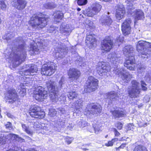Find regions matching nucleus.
<instances>
[{"mask_svg": "<svg viewBox=\"0 0 151 151\" xmlns=\"http://www.w3.org/2000/svg\"><path fill=\"white\" fill-rule=\"evenodd\" d=\"M149 47L151 48V43L144 41H139L137 44V50L138 52L142 55L145 56H142L144 58H148L150 54L151 53V50L146 48V47Z\"/></svg>", "mask_w": 151, "mask_h": 151, "instance_id": "20e7f679", "label": "nucleus"}, {"mask_svg": "<svg viewBox=\"0 0 151 151\" xmlns=\"http://www.w3.org/2000/svg\"><path fill=\"white\" fill-rule=\"evenodd\" d=\"M78 95V94L77 92L75 91H71L68 93L67 96L70 100H73L74 99L76 98Z\"/></svg>", "mask_w": 151, "mask_h": 151, "instance_id": "4c0bfd02", "label": "nucleus"}, {"mask_svg": "<svg viewBox=\"0 0 151 151\" xmlns=\"http://www.w3.org/2000/svg\"><path fill=\"white\" fill-rule=\"evenodd\" d=\"M83 100L81 99H79L76 101L74 103H71L70 104L72 105V107L76 108V109H79V110L82 111L81 107L83 104Z\"/></svg>", "mask_w": 151, "mask_h": 151, "instance_id": "c756f323", "label": "nucleus"}, {"mask_svg": "<svg viewBox=\"0 0 151 151\" xmlns=\"http://www.w3.org/2000/svg\"><path fill=\"white\" fill-rule=\"evenodd\" d=\"M107 14V15L104 14L102 15L99 21L103 26H109L113 22V20L108 15V13Z\"/></svg>", "mask_w": 151, "mask_h": 151, "instance_id": "393cba45", "label": "nucleus"}, {"mask_svg": "<svg viewBox=\"0 0 151 151\" xmlns=\"http://www.w3.org/2000/svg\"><path fill=\"white\" fill-rule=\"evenodd\" d=\"M126 145V144H122L118 148V149H119L120 148H123Z\"/></svg>", "mask_w": 151, "mask_h": 151, "instance_id": "774afa93", "label": "nucleus"}, {"mask_svg": "<svg viewBox=\"0 0 151 151\" xmlns=\"http://www.w3.org/2000/svg\"><path fill=\"white\" fill-rule=\"evenodd\" d=\"M66 95L63 94L59 98V100L61 103L65 104L66 102Z\"/></svg>", "mask_w": 151, "mask_h": 151, "instance_id": "de8ad7c7", "label": "nucleus"}, {"mask_svg": "<svg viewBox=\"0 0 151 151\" xmlns=\"http://www.w3.org/2000/svg\"><path fill=\"white\" fill-rule=\"evenodd\" d=\"M109 60L112 63L114 64L117 67V65L120 62V58L119 55L116 54L115 52H112L109 54L108 56Z\"/></svg>", "mask_w": 151, "mask_h": 151, "instance_id": "b1692460", "label": "nucleus"}, {"mask_svg": "<svg viewBox=\"0 0 151 151\" xmlns=\"http://www.w3.org/2000/svg\"><path fill=\"white\" fill-rule=\"evenodd\" d=\"M55 30V28L52 26H51L50 28L47 29V31L50 33H52L54 32Z\"/></svg>", "mask_w": 151, "mask_h": 151, "instance_id": "bf43d9fd", "label": "nucleus"}, {"mask_svg": "<svg viewBox=\"0 0 151 151\" xmlns=\"http://www.w3.org/2000/svg\"><path fill=\"white\" fill-rule=\"evenodd\" d=\"M65 83V77L63 76L59 81L58 88H60Z\"/></svg>", "mask_w": 151, "mask_h": 151, "instance_id": "49530a36", "label": "nucleus"}, {"mask_svg": "<svg viewBox=\"0 0 151 151\" xmlns=\"http://www.w3.org/2000/svg\"><path fill=\"white\" fill-rule=\"evenodd\" d=\"M16 43L18 44L22 43L23 42V40L21 37H19L16 40Z\"/></svg>", "mask_w": 151, "mask_h": 151, "instance_id": "e2e57ef3", "label": "nucleus"}, {"mask_svg": "<svg viewBox=\"0 0 151 151\" xmlns=\"http://www.w3.org/2000/svg\"><path fill=\"white\" fill-rule=\"evenodd\" d=\"M116 9V16L117 19L120 20L122 19L125 13L124 8L123 5H119Z\"/></svg>", "mask_w": 151, "mask_h": 151, "instance_id": "cd10ccee", "label": "nucleus"}, {"mask_svg": "<svg viewBox=\"0 0 151 151\" xmlns=\"http://www.w3.org/2000/svg\"><path fill=\"white\" fill-rule=\"evenodd\" d=\"M112 115L115 118L124 117L125 115V113L124 111L116 110L112 111Z\"/></svg>", "mask_w": 151, "mask_h": 151, "instance_id": "473e14b6", "label": "nucleus"}, {"mask_svg": "<svg viewBox=\"0 0 151 151\" xmlns=\"http://www.w3.org/2000/svg\"><path fill=\"white\" fill-rule=\"evenodd\" d=\"M129 9L128 13L131 16L135 17V21L142 19L144 18L143 12L141 10L137 9L134 11L132 8H128Z\"/></svg>", "mask_w": 151, "mask_h": 151, "instance_id": "6ab92c4d", "label": "nucleus"}, {"mask_svg": "<svg viewBox=\"0 0 151 151\" xmlns=\"http://www.w3.org/2000/svg\"><path fill=\"white\" fill-rule=\"evenodd\" d=\"M54 126L57 128H61L65 124L64 120L61 119H58L57 120H56L54 122Z\"/></svg>", "mask_w": 151, "mask_h": 151, "instance_id": "f704fd0d", "label": "nucleus"}, {"mask_svg": "<svg viewBox=\"0 0 151 151\" xmlns=\"http://www.w3.org/2000/svg\"><path fill=\"white\" fill-rule=\"evenodd\" d=\"M55 21L57 22H60L63 17V14L60 11H57L54 14Z\"/></svg>", "mask_w": 151, "mask_h": 151, "instance_id": "72a5a7b5", "label": "nucleus"}, {"mask_svg": "<svg viewBox=\"0 0 151 151\" xmlns=\"http://www.w3.org/2000/svg\"><path fill=\"white\" fill-rule=\"evenodd\" d=\"M13 3L14 7L19 10H22L24 9L27 4L25 0H17Z\"/></svg>", "mask_w": 151, "mask_h": 151, "instance_id": "bb28decb", "label": "nucleus"}, {"mask_svg": "<svg viewBox=\"0 0 151 151\" xmlns=\"http://www.w3.org/2000/svg\"><path fill=\"white\" fill-rule=\"evenodd\" d=\"M87 2V0H78L77 3L79 5H85Z\"/></svg>", "mask_w": 151, "mask_h": 151, "instance_id": "6e6d98bb", "label": "nucleus"}, {"mask_svg": "<svg viewBox=\"0 0 151 151\" xmlns=\"http://www.w3.org/2000/svg\"><path fill=\"white\" fill-rule=\"evenodd\" d=\"M58 112L62 114H65L66 111L65 109L62 108H59L58 109Z\"/></svg>", "mask_w": 151, "mask_h": 151, "instance_id": "680f3d73", "label": "nucleus"}, {"mask_svg": "<svg viewBox=\"0 0 151 151\" xmlns=\"http://www.w3.org/2000/svg\"><path fill=\"white\" fill-rule=\"evenodd\" d=\"M131 88H128V92L129 97L131 98H137L139 97L141 91L139 83L136 80L131 82Z\"/></svg>", "mask_w": 151, "mask_h": 151, "instance_id": "39448f33", "label": "nucleus"}, {"mask_svg": "<svg viewBox=\"0 0 151 151\" xmlns=\"http://www.w3.org/2000/svg\"><path fill=\"white\" fill-rule=\"evenodd\" d=\"M59 95L58 92L55 90V91L50 93V96L51 100L52 102H57L58 101Z\"/></svg>", "mask_w": 151, "mask_h": 151, "instance_id": "2f4dec72", "label": "nucleus"}, {"mask_svg": "<svg viewBox=\"0 0 151 151\" xmlns=\"http://www.w3.org/2000/svg\"><path fill=\"white\" fill-rule=\"evenodd\" d=\"M133 151H147V150L145 147L138 145L135 147Z\"/></svg>", "mask_w": 151, "mask_h": 151, "instance_id": "79ce46f5", "label": "nucleus"}, {"mask_svg": "<svg viewBox=\"0 0 151 151\" xmlns=\"http://www.w3.org/2000/svg\"><path fill=\"white\" fill-rule=\"evenodd\" d=\"M96 70L98 74L101 76L103 73L110 70L111 67L104 62H99L96 67Z\"/></svg>", "mask_w": 151, "mask_h": 151, "instance_id": "a211bd4d", "label": "nucleus"}, {"mask_svg": "<svg viewBox=\"0 0 151 151\" xmlns=\"http://www.w3.org/2000/svg\"><path fill=\"white\" fill-rule=\"evenodd\" d=\"M29 114L32 117L36 118H42L45 115V112L41 111L40 108L36 105L31 106Z\"/></svg>", "mask_w": 151, "mask_h": 151, "instance_id": "2eb2a0df", "label": "nucleus"}, {"mask_svg": "<svg viewBox=\"0 0 151 151\" xmlns=\"http://www.w3.org/2000/svg\"><path fill=\"white\" fill-rule=\"evenodd\" d=\"M28 126L24 124H22V127L23 130L29 135H32L34 132L35 129L38 130L39 125H38V122H35L34 121L32 120L28 121Z\"/></svg>", "mask_w": 151, "mask_h": 151, "instance_id": "6e6552de", "label": "nucleus"}, {"mask_svg": "<svg viewBox=\"0 0 151 151\" xmlns=\"http://www.w3.org/2000/svg\"><path fill=\"white\" fill-rule=\"evenodd\" d=\"M16 137V134H8L6 136V138L8 139H14V137Z\"/></svg>", "mask_w": 151, "mask_h": 151, "instance_id": "603ef678", "label": "nucleus"}, {"mask_svg": "<svg viewBox=\"0 0 151 151\" xmlns=\"http://www.w3.org/2000/svg\"><path fill=\"white\" fill-rule=\"evenodd\" d=\"M16 137H14V139H16L17 141L21 142H23L24 141V139L20 137L18 135L16 134Z\"/></svg>", "mask_w": 151, "mask_h": 151, "instance_id": "052dcab7", "label": "nucleus"}, {"mask_svg": "<svg viewBox=\"0 0 151 151\" xmlns=\"http://www.w3.org/2000/svg\"><path fill=\"white\" fill-rule=\"evenodd\" d=\"M131 20L130 18H128L123 22L122 25V31L124 35H127L130 33L131 28L130 24Z\"/></svg>", "mask_w": 151, "mask_h": 151, "instance_id": "aec40b11", "label": "nucleus"}, {"mask_svg": "<svg viewBox=\"0 0 151 151\" xmlns=\"http://www.w3.org/2000/svg\"><path fill=\"white\" fill-rule=\"evenodd\" d=\"M79 60L77 61V63L78 64V65L81 67L84 66L86 64L83 62V59L82 58H80L79 56Z\"/></svg>", "mask_w": 151, "mask_h": 151, "instance_id": "8fccbe9b", "label": "nucleus"}, {"mask_svg": "<svg viewBox=\"0 0 151 151\" xmlns=\"http://www.w3.org/2000/svg\"><path fill=\"white\" fill-rule=\"evenodd\" d=\"M86 43L87 44H90L89 46L91 48H95L96 45L95 35L92 33L87 34L86 37Z\"/></svg>", "mask_w": 151, "mask_h": 151, "instance_id": "4be33fe9", "label": "nucleus"}, {"mask_svg": "<svg viewBox=\"0 0 151 151\" xmlns=\"http://www.w3.org/2000/svg\"><path fill=\"white\" fill-rule=\"evenodd\" d=\"M55 50V57L59 59L63 58L68 52L67 47L64 44L61 42L58 44Z\"/></svg>", "mask_w": 151, "mask_h": 151, "instance_id": "ddd939ff", "label": "nucleus"}, {"mask_svg": "<svg viewBox=\"0 0 151 151\" xmlns=\"http://www.w3.org/2000/svg\"><path fill=\"white\" fill-rule=\"evenodd\" d=\"M7 7V3L6 0H0V9L2 10L5 11Z\"/></svg>", "mask_w": 151, "mask_h": 151, "instance_id": "a19ab883", "label": "nucleus"}, {"mask_svg": "<svg viewBox=\"0 0 151 151\" xmlns=\"http://www.w3.org/2000/svg\"><path fill=\"white\" fill-rule=\"evenodd\" d=\"M78 124L80 127L83 128L87 125L88 124L86 121L81 119L78 122Z\"/></svg>", "mask_w": 151, "mask_h": 151, "instance_id": "37998d69", "label": "nucleus"}, {"mask_svg": "<svg viewBox=\"0 0 151 151\" xmlns=\"http://www.w3.org/2000/svg\"><path fill=\"white\" fill-rule=\"evenodd\" d=\"M101 8V6L99 4L96 3L93 5L92 9L96 14L99 12Z\"/></svg>", "mask_w": 151, "mask_h": 151, "instance_id": "58836bf2", "label": "nucleus"}, {"mask_svg": "<svg viewBox=\"0 0 151 151\" xmlns=\"http://www.w3.org/2000/svg\"><path fill=\"white\" fill-rule=\"evenodd\" d=\"M6 142L5 138L3 135L0 134V145L5 144Z\"/></svg>", "mask_w": 151, "mask_h": 151, "instance_id": "5fc2aeb1", "label": "nucleus"}, {"mask_svg": "<svg viewBox=\"0 0 151 151\" xmlns=\"http://www.w3.org/2000/svg\"><path fill=\"white\" fill-rule=\"evenodd\" d=\"M80 72L78 69L74 68H70L68 72L69 78H72L73 80H76L80 77Z\"/></svg>", "mask_w": 151, "mask_h": 151, "instance_id": "5701e85b", "label": "nucleus"}, {"mask_svg": "<svg viewBox=\"0 0 151 151\" xmlns=\"http://www.w3.org/2000/svg\"><path fill=\"white\" fill-rule=\"evenodd\" d=\"M113 42L110 38L108 37L104 39L101 42V49L102 52H109L112 48Z\"/></svg>", "mask_w": 151, "mask_h": 151, "instance_id": "f3484780", "label": "nucleus"}, {"mask_svg": "<svg viewBox=\"0 0 151 151\" xmlns=\"http://www.w3.org/2000/svg\"><path fill=\"white\" fill-rule=\"evenodd\" d=\"M57 114V111L54 109H51L49 110V114L51 117L55 116Z\"/></svg>", "mask_w": 151, "mask_h": 151, "instance_id": "3c124183", "label": "nucleus"}, {"mask_svg": "<svg viewBox=\"0 0 151 151\" xmlns=\"http://www.w3.org/2000/svg\"><path fill=\"white\" fill-rule=\"evenodd\" d=\"M37 70L36 65L33 64L25 65L22 67L21 70L18 72V73L22 76H33L35 75Z\"/></svg>", "mask_w": 151, "mask_h": 151, "instance_id": "423d86ee", "label": "nucleus"}, {"mask_svg": "<svg viewBox=\"0 0 151 151\" xmlns=\"http://www.w3.org/2000/svg\"><path fill=\"white\" fill-rule=\"evenodd\" d=\"M48 20L49 18L46 16L40 17L34 15L31 17L29 24L33 28L39 29L45 27Z\"/></svg>", "mask_w": 151, "mask_h": 151, "instance_id": "7ed1b4c3", "label": "nucleus"}, {"mask_svg": "<svg viewBox=\"0 0 151 151\" xmlns=\"http://www.w3.org/2000/svg\"><path fill=\"white\" fill-rule=\"evenodd\" d=\"M133 48L131 45L126 46L123 50V53L126 57V60L124 63V66L130 70L135 69V66L133 65L135 62Z\"/></svg>", "mask_w": 151, "mask_h": 151, "instance_id": "f03ea898", "label": "nucleus"}, {"mask_svg": "<svg viewBox=\"0 0 151 151\" xmlns=\"http://www.w3.org/2000/svg\"><path fill=\"white\" fill-rule=\"evenodd\" d=\"M114 71L115 74L125 82L129 81L132 77V75L123 68H117Z\"/></svg>", "mask_w": 151, "mask_h": 151, "instance_id": "9b49d317", "label": "nucleus"}, {"mask_svg": "<svg viewBox=\"0 0 151 151\" xmlns=\"http://www.w3.org/2000/svg\"><path fill=\"white\" fill-rule=\"evenodd\" d=\"M116 126L118 129H121L122 128L123 125L121 123L118 122L116 124Z\"/></svg>", "mask_w": 151, "mask_h": 151, "instance_id": "338daca9", "label": "nucleus"}, {"mask_svg": "<svg viewBox=\"0 0 151 151\" xmlns=\"http://www.w3.org/2000/svg\"><path fill=\"white\" fill-rule=\"evenodd\" d=\"M26 53L25 47L21 44L18 48H13L10 55H6L5 57L10 59L11 63L17 66L24 61L26 57Z\"/></svg>", "mask_w": 151, "mask_h": 151, "instance_id": "f257e3e1", "label": "nucleus"}, {"mask_svg": "<svg viewBox=\"0 0 151 151\" xmlns=\"http://www.w3.org/2000/svg\"><path fill=\"white\" fill-rule=\"evenodd\" d=\"M5 99L7 101L12 103L17 99V95L15 90L12 89L9 90L6 94Z\"/></svg>", "mask_w": 151, "mask_h": 151, "instance_id": "412c9836", "label": "nucleus"}, {"mask_svg": "<svg viewBox=\"0 0 151 151\" xmlns=\"http://www.w3.org/2000/svg\"><path fill=\"white\" fill-rule=\"evenodd\" d=\"M17 91L22 96H24L26 92L24 86L22 84H21L18 87Z\"/></svg>", "mask_w": 151, "mask_h": 151, "instance_id": "c9c22d12", "label": "nucleus"}, {"mask_svg": "<svg viewBox=\"0 0 151 151\" xmlns=\"http://www.w3.org/2000/svg\"><path fill=\"white\" fill-rule=\"evenodd\" d=\"M6 128L10 130H13V127L12 124L9 122H8L5 125Z\"/></svg>", "mask_w": 151, "mask_h": 151, "instance_id": "864d4df0", "label": "nucleus"}, {"mask_svg": "<svg viewBox=\"0 0 151 151\" xmlns=\"http://www.w3.org/2000/svg\"><path fill=\"white\" fill-rule=\"evenodd\" d=\"M101 106L98 104H88L85 109L84 114L87 116L90 114H98L101 112Z\"/></svg>", "mask_w": 151, "mask_h": 151, "instance_id": "1a4fd4ad", "label": "nucleus"}, {"mask_svg": "<svg viewBox=\"0 0 151 151\" xmlns=\"http://www.w3.org/2000/svg\"><path fill=\"white\" fill-rule=\"evenodd\" d=\"M98 80L92 76L88 78L84 88L86 92H91L94 91L98 87Z\"/></svg>", "mask_w": 151, "mask_h": 151, "instance_id": "0eeeda50", "label": "nucleus"}, {"mask_svg": "<svg viewBox=\"0 0 151 151\" xmlns=\"http://www.w3.org/2000/svg\"><path fill=\"white\" fill-rule=\"evenodd\" d=\"M56 67L54 64L47 66H43L41 68V73L46 76H50L56 70Z\"/></svg>", "mask_w": 151, "mask_h": 151, "instance_id": "dca6fc26", "label": "nucleus"}, {"mask_svg": "<svg viewBox=\"0 0 151 151\" xmlns=\"http://www.w3.org/2000/svg\"><path fill=\"white\" fill-rule=\"evenodd\" d=\"M145 68V66L143 65H139L137 68L138 73L142 74L143 73Z\"/></svg>", "mask_w": 151, "mask_h": 151, "instance_id": "c03bdc74", "label": "nucleus"}, {"mask_svg": "<svg viewBox=\"0 0 151 151\" xmlns=\"http://www.w3.org/2000/svg\"><path fill=\"white\" fill-rule=\"evenodd\" d=\"M37 40L35 39V40H33V42L34 43L33 44H31L30 45V49L29 52L32 55L34 54H38L40 52V49H44L45 47L43 46L42 40H40V42L37 41Z\"/></svg>", "mask_w": 151, "mask_h": 151, "instance_id": "4468645a", "label": "nucleus"}, {"mask_svg": "<svg viewBox=\"0 0 151 151\" xmlns=\"http://www.w3.org/2000/svg\"><path fill=\"white\" fill-rule=\"evenodd\" d=\"M73 139V138L67 137L65 139V141L68 144H70L72 142Z\"/></svg>", "mask_w": 151, "mask_h": 151, "instance_id": "13d9d810", "label": "nucleus"}, {"mask_svg": "<svg viewBox=\"0 0 151 151\" xmlns=\"http://www.w3.org/2000/svg\"><path fill=\"white\" fill-rule=\"evenodd\" d=\"M118 140L117 138H114L112 139L111 141H109L107 143L105 144V145L106 146H113V143L116 141Z\"/></svg>", "mask_w": 151, "mask_h": 151, "instance_id": "09e8293b", "label": "nucleus"}, {"mask_svg": "<svg viewBox=\"0 0 151 151\" xmlns=\"http://www.w3.org/2000/svg\"><path fill=\"white\" fill-rule=\"evenodd\" d=\"M55 82L51 80H49L46 82V86L50 93L55 91L56 90Z\"/></svg>", "mask_w": 151, "mask_h": 151, "instance_id": "7c9ffc66", "label": "nucleus"}, {"mask_svg": "<svg viewBox=\"0 0 151 151\" xmlns=\"http://www.w3.org/2000/svg\"><path fill=\"white\" fill-rule=\"evenodd\" d=\"M13 33H8L6 36V39L7 40H9V39H11V38H12V37H13V35H11V34H12Z\"/></svg>", "mask_w": 151, "mask_h": 151, "instance_id": "0e129e2a", "label": "nucleus"}, {"mask_svg": "<svg viewBox=\"0 0 151 151\" xmlns=\"http://www.w3.org/2000/svg\"><path fill=\"white\" fill-rule=\"evenodd\" d=\"M104 97L105 99H109L111 101H114L117 100L119 96L115 92L111 91L105 94Z\"/></svg>", "mask_w": 151, "mask_h": 151, "instance_id": "c85d7f7f", "label": "nucleus"}, {"mask_svg": "<svg viewBox=\"0 0 151 151\" xmlns=\"http://www.w3.org/2000/svg\"><path fill=\"white\" fill-rule=\"evenodd\" d=\"M34 85L35 88L34 97L35 99L38 101H41L46 99L47 96V93L44 88L41 86H36L35 84Z\"/></svg>", "mask_w": 151, "mask_h": 151, "instance_id": "9d476101", "label": "nucleus"}, {"mask_svg": "<svg viewBox=\"0 0 151 151\" xmlns=\"http://www.w3.org/2000/svg\"><path fill=\"white\" fill-rule=\"evenodd\" d=\"M141 83L142 90L143 91H146L147 89V87H146L147 85L142 81H141Z\"/></svg>", "mask_w": 151, "mask_h": 151, "instance_id": "4d7b16f0", "label": "nucleus"}, {"mask_svg": "<svg viewBox=\"0 0 151 151\" xmlns=\"http://www.w3.org/2000/svg\"><path fill=\"white\" fill-rule=\"evenodd\" d=\"M55 50V57L59 59L63 58L68 52L67 47L64 44L61 42L58 44Z\"/></svg>", "mask_w": 151, "mask_h": 151, "instance_id": "f8f14e48", "label": "nucleus"}, {"mask_svg": "<svg viewBox=\"0 0 151 151\" xmlns=\"http://www.w3.org/2000/svg\"><path fill=\"white\" fill-rule=\"evenodd\" d=\"M85 13V15L89 17H92L96 14L92 9H87Z\"/></svg>", "mask_w": 151, "mask_h": 151, "instance_id": "ea45409f", "label": "nucleus"}, {"mask_svg": "<svg viewBox=\"0 0 151 151\" xmlns=\"http://www.w3.org/2000/svg\"><path fill=\"white\" fill-rule=\"evenodd\" d=\"M93 128L95 133L96 134H98L99 132L101 131V126L98 124L94 125Z\"/></svg>", "mask_w": 151, "mask_h": 151, "instance_id": "a18cd8bd", "label": "nucleus"}, {"mask_svg": "<svg viewBox=\"0 0 151 151\" xmlns=\"http://www.w3.org/2000/svg\"><path fill=\"white\" fill-rule=\"evenodd\" d=\"M113 131L115 136L118 137L120 135V133L117 131L116 129L114 128Z\"/></svg>", "mask_w": 151, "mask_h": 151, "instance_id": "69168bd1", "label": "nucleus"}, {"mask_svg": "<svg viewBox=\"0 0 151 151\" xmlns=\"http://www.w3.org/2000/svg\"><path fill=\"white\" fill-rule=\"evenodd\" d=\"M44 6L47 9H51L55 8L56 5L51 1H47L44 4Z\"/></svg>", "mask_w": 151, "mask_h": 151, "instance_id": "e433bc0d", "label": "nucleus"}, {"mask_svg": "<svg viewBox=\"0 0 151 151\" xmlns=\"http://www.w3.org/2000/svg\"><path fill=\"white\" fill-rule=\"evenodd\" d=\"M73 29V28L70 24H62L60 27V30L61 33L65 35H68L71 32Z\"/></svg>", "mask_w": 151, "mask_h": 151, "instance_id": "a878e982", "label": "nucleus"}]
</instances>
